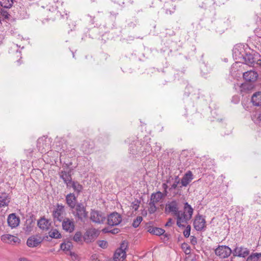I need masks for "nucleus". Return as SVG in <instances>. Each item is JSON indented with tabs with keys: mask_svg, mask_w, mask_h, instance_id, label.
Listing matches in <instances>:
<instances>
[{
	"mask_svg": "<svg viewBox=\"0 0 261 261\" xmlns=\"http://www.w3.org/2000/svg\"><path fill=\"white\" fill-rule=\"evenodd\" d=\"M179 202L176 200H172L168 201L165 208V213L167 214H171L175 216L179 211Z\"/></svg>",
	"mask_w": 261,
	"mask_h": 261,
	"instance_id": "obj_2",
	"label": "nucleus"
},
{
	"mask_svg": "<svg viewBox=\"0 0 261 261\" xmlns=\"http://www.w3.org/2000/svg\"><path fill=\"white\" fill-rule=\"evenodd\" d=\"M261 258V253H252L247 258L246 261H258Z\"/></svg>",
	"mask_w": 261,
	"mask_h": 261,
	"instance_id": "obj_29",
	"label": "nucleus"
},
{
	"mask_svg": "<svg viewBox=\"0 0 261 261\" xmlns=\"http://www.w3.org/2000/svg\"><path fill=\"white\" fill-rule=\"evenodd\" d=\"M193 208L188 202H186L184 204V211H182L184 213L187 214L192 218L193 214Z\"/></svg>",
	"mask_w": 261,
	"mask_h": 261,
	"instance_id": "obj_28",
	"label": "nucleus"
},
{
	"mask_svg": "<svg viewBox=\"0 0 261 261\" xmlns=\"http://www.w3.org/2000/svg\"><path fill=\"white\" fill-rule=\"evenodd\" d=\"M37 224L40 229L44 230H47L49 228L50 223L49 220L43 217L38 221Z\"/></svg>",
	"mask_w": 261,
	"mask_h": 261,
	"instance_id": "obj_22",
	"label": "nucleus"
},
{
	"mask_svg": "<svg viewBox=\"0 0 261 261\" xmlns=\"http://www.w3.org/2000/svg\"><path fill=\"white\" fill-rule=\"evenodd\" d=\"M72 183V187L74 190L75 192H77L79 194L80 192L82 191L83 189V187L81 185H80L79 182L76 181L71 182Z\"/></svg>",
	"mask_w": 261,
	"mask_h": 261,
	"instance_id": "obj_32",
	"label": "nucleus"
},
{
	"mask_svg": "<svg viewBox=\"0 0 261 261\" xmlns=\"http://www.w3.org/2000/svg\"><path fill=\"white\" fill-rule=\"evenodd\" d=\"M190 252V248H187L186 250V253L189 254Z\"/></svg>",
	"mask_w": 261,
	"mask_h": 261,
	"instance_id": "obj_50",
	"label": "nucleus"
},
{
	"mask_svg": "<svg viewBox=\"0 0 261 261\" xmlns=\"http://www.w3.org/2000/svg\"><path fill=\"white\" fill-rule=\"evenodd\" d=\"M0 12L1 13V14L4 16L5 18H8V15H9V14L7 12V11L3 9H1L0 10Z\"/></svg>",
	"mask_w": 261,
	"mask_h": 261,
	"instance_id": "obj_43",
	"label": "nucleus"
},
{
	"mask_svg": "<svg viewBox=\"0 0 261 261\" xmlns=\"http://www.w3.org/2000/svg\"><path fill=\"white\" fill-rule=\"evenodd\" d=\"M122 221L121 215L116 212L111 214L108 217V224L111 226L118 225Z\"/></svg>",
	"mask_w": 261,
	"mask_h": 261,
	"instance_id": "obj_9",
	"label": "nucleus"
},
{
	"mask_svg": "<svg viewBox=\"0 0 261 261\" xmlns=\"http://www.w3.org/2000/svg\"><path fill=\"white\" fill-rule=\"evenodd\" d=\"M70 246L71 245L70 242H68L67 243H62L60 246L61 249L64 251L69 250L70 249Z\"/></svg>",
	"mask_w": 261,
	"mask_h": 261,
	"instance_id": "obj_36",
	"label": "nucleus"
},
{
	"mask_svg": "<svg viewBox=\"0 0 261 261\" xmlns=\"http://www.w3.org/2000/svg\"><path fill=\"white\" fill-rule=\"evenodd\" d=\"M170 180V178H169L167 180V183H169Z\"/></svg>",
	"mask_w": 261,
	"mask_h": 261,
	"instance_id": "obj_52",
	"label": "nucleus"
},
{
	"mask_svg": "<svg viewBox=\"0 0 261 261\" xmlns=\"http://www.w3.org/2000/svg\"><path fill=\"white\" fill-rule=\"evenodd\" d=\"M59 175L60 178L63 180L64 182L66 184L67 187H68L69 184L72 182L70 171L66 172L65 171H61Z\"/></svg>",
	"mask_w": 261,
	"mask_h": 261,
	"instance_id": "obj_19",
	"label": "nucleus"
},
{
	"mask_svg": "<svg viewBox=\"0 0 261 261\" xmlns=\"http://www.w3.org/2000/svg\"><path fill=\"white\" fill-rule=\"evenodd\" d=\"M126 257V252L121 250H116L113 257L114 261H123Z\"/></svg>",
	"mask_w": 261,
	"mask_h": 261,
	"instance_id": "obj_24",
	"label": "nucleus"
},
{
	"mask_svg": "<svg viewBox=\"0 0 261 261\" xmlns=\"http://www.w3.org/2000/svg\"><path fill=\"white\" fill-rule=\"evenodd\" d=\"M106 218L105 215L101 212L92 210L90 213V220L94 223H103Z\"/></svg>",
	"mask_w": 261,
	"mask_h": 261,
	"instance_id": "obj_6",
	"label": "nucleus"
},
{
	"mask_svg": "<svg viewBox=\"0 0 261 261\" xmlns=\"http://www.w3.org/2000/svg\"><path fill=\"white\" fill-rule=\"evenodd\" d=\"M176 217V224L179 227H185L186 224L191 219L187 214L184 213L182 211H179L175 215Z\"/></svg>",
	"mask_w": 261,
	"mask_h": 261,
	"instance_id": "obj_5",
	"label": "nucleus"
},
{
	"mask_svg": "<svg viewBox=\"0 0 261 261\" xmlns=\"http://www.w3.org/2000/svg\"><path fill=\"white\" fill-rule=\"evenodd\" d=\"M162 188L164 189V192L163 193L164 194V196H167L168 194L167 189L168 188V185L166 183H164L162 185Z\"/></svg>",
	"mask_w": 261,
	"mask_h": 261,
	"instance_id": "obj_42",
	"label": "nucleus"
},
{
	"mask_svg": "<svg viewBox=\"0 0 261 261\" xmlns=\"http://www.w3.org/2000/svg\"><path fill=\"white\" fill-rule=\"evenodd\" d=\"M251 102L255 106H261V92H256L253 94Z\"/></svg>",
	"mask_w": 261,
	"mask_h": 261,
	"instance_id": "obj_23",
	"label": "nucleus"
},
{
	"mask_svg": "<svg viewBox=\"0 0 261 261\" xmlns=\"http://www.w3.org/2000/svg\"><path fill=\"white\" fill-rule=\"evenodd\" d=\"M94 148V143L93 141L85 140L83 141V144L81 146V150L85 154L90 153L93 149Z\"/></svg>",
	"mask_w": 261,
	"mask_h": 261,
	"instance_id": "obj_13",
	"label": "nucleus"
},
{
	"mask_svg": "<svg viewBox=\"0 0 261 261\" xmlns=\"http://www.w3.org/2000/svg\"><path fill=\"white\" fill-rule=\"evenodd\" d=\"M258 119L259 121H261V113L259 115V116L258 117Z\"/></svg>",
	"mask_w": 261,
	"mask_h": 261,
	"instance_id": "obj_51",
	"label": "nucleus"
},
{
	"mask_svg": "<svg viewBox=\"0 0 261 261\" xmlns=\"http://www.w3.org/2000/svg\"><path fill=\"white\" fill-rule=\"evenodd\" d=\"M98 245L102 248H106L107 247L108 243L106 241L101 240L98 242Z\"/></svg>",
	"mask_w": 261,
	"mask_h": 261,
	"instance_id": "obj_40",
	"label": "nucleus"
},
{
	"mask_svg": "<svg viewBox=\"0 0 261 261\" xmlns=\"http://www.w3.org/2000/svg\"><path fill=\"white\" fill-rule=\"evenodd\" d=\"M10 202V197L5 192L0 193V207L7 206Z\"/></svg>",
	"mask_w": 261,
	"mask_h": 261,
	"instance_id": "obj_18",
	"label": "nucleus"
},
{
	"mask_svg": "<svg viewBox=\"0 0 261 261\" xmlns=\"http://www.w3.org/2000/svg\"><path fill=\"white\" fill-rule=\"evenodd\" d=\"M257 65L261 66V57L260 55L259 54V57H257L256 60H255V63Z\"/></svg>",
	"mask_w": 261,
	"mask_h": 261,
	"instance_id": "obj_46",
	"label": "nucleus"
},
{
	"mask_svg": "<svg viewBox=\"0 0 261 261\" xmlns=\"http://www.w3.org/2000/svg\"><path fill=\"white\" fill-rule=\"evenodd\" d=\"M65 214L64 206L62 204H57L55 209L53 212V216L55 219L61 222L64 219V217Z\"/></svg>",
	"mask_w": 261,
	"mask_h": 261,
	"instance_id": "obj_8",
	"label": "nucleus"
},
{
	"mask_svg": "<svg viewBox=\"0 0 261 261\" xmlns=\"http://www.w3.org/2000/svg\"><path fill=\"white\" fill-rule=\"evenodd\" d=\"M149 207L148 208V211L150 214H153L156 211V207L155 206V203H153V202H150L149 203Z\"/></svg>",
	"mask_w": 261,
	"mask_h": 261,
	"instance_id": "obj_35",
	"label": "nucleus"
},
{
	"mask_svg": "<svg viewBox=\"0 0 261 261\" xmlns=\"http://www.w3.org/2000/svg\"><path fill=\"white\" fill-rule=\"evenodd\" d=\"M14 0H2V7L10 9L13 6Z\"/></svg>",
	"mask_w": 261,
	"mask_h": 261,
	"instance_id": "obj_31",
	"label": "nucleus"
},
{
	"mask_svg": "<svg viewBox=\"0 0 261 261\" xmlns=\"http://www.w3.org/2000/svg\"><path fill=\"white\" fill-rule=\"evenodd\" d=\"M62 221V227L65 231L71 232L74 230L75 226L74 221L72 220L65 218Z\"/></svg>",
	"mask_w": 261,
	"mask_h": 261,
	"instance_id": "obj_11",
	"label": "nucleus"
},
{
	"mask_svg": "<svg viewBox=\"0 0 261 261\" xmlns=\"http://www.w3.org/2000/svg\"><path fill=\"white\" fill-rule=\"evenodd\" d=\"M190 242L193 245H195L197 244V239L194 236H191L190 238Z\"/></svg>",
	"mask_w": 261,
	"mask_h": 261,
	"instance_id": "obj_44",
	"label": "nucleus"
},
{
	"mask_svg": "<svg viewBox=\"0 0 261 261\" xmlns=\"http://www.w3.org/2000/svg\"><path fill=\"white\" fill-rule=\"evenodd\" d=\"M70 255L71 256H73L75 259H76L77 257V255L75 253H74L71 252L70 253Z\"/></svg>",
	"mask_w": 261,
	"mask_h": 261,
	"instance_id": "obj_49",
	"label": "nucleus"
},
{
	"mask_svg": "<svg viewBox=\"0 0 261 261\" xmlns=\"http://www.w3.org/2000/svg\"><path fill=\"white\" fill-rule=\"evenodd\" d=\"M19 261H31L30 260L28 259L27 258L25 257H21L19 259Z\"/></svg>",
	"mask_w": 261,
	"mask_h": 261,
	"instance_id": "obj_48",
	"label": "nucleus"
},
{
	"mask_svg": "<svg viewBox=\"0 0 261 261\" xmlns=\"http://www.w3.org/2000/svg\"><path fill=\"white\" fill-rule=\"evenodd\" d=\"M258 74L256 72L250 70L243 73V77L246 81L254 82L257 80Z\"/></svg>",
	"mask_w": 261,
	"mask_h": 261,
	"instance_id": "obj_17",
	"label": "nucleus"
},
{
	"mask_svg": "<svg viewBox=\"0 0 261 261\" xmlns=\"http://www.w3.org/2000/svg\"><path fill=\"white\" fill-rule=\"evenodd\" d=\"M7 222L9 226L11 228H15L19 225L20 219L18 217L16 216L15 214L13 213L9 215Z\"/></svg>",
	"mask_w": 261,
	"mask_h": 261,
	"instance_id": "obj_14",
	"label": "nucleus"
},
{
	"mask_svg": "<svg viewBox=\"0 0 261 261\" xmlns=\"http://www.w3.org/2000/svg\"><path fill=\"white\" fill-rule=\"evenodd\" d=\"M160 149H161V148L159 147V149H158V150H160Z\"/></svg>",
	"mask_w": 261,
	"mask_h": 261,
	"instance_id": "obj_55",
	"label": "nucleus"
},
{
	"mask_svg": "<svg viewBox=\"0 0 261 261\" xmlns=\"http://www.w3.org/2000/svg\"><path fill=\"white\" fill-rule=\"evenodd\" d=\"M236 47L233 49V53L236 56H238L240 58H243L245 64L249 66H254L255 63V60L259 57V54L252 51L250 53H247L245 55L242 52L244 51L243 47Z\"/></svg>",
	"mask_w": 261,
	"mask_h": 261,
	"instance_id": "obj_1",
	"label": "nucleus"
},
{
	"mask_svg": "<svg viewBox=\"0 0 261 261\" xmlns=\"http://www.w3.org/2000/svg\"><path fill=\"white\" fill-rule=\"evenodd\" d=\"M165 196H164V194L163 193L160 191H158L155 193L152 194L151 196V202H153V203H156Z\"/></svg>",
	"mask_w": 261,
	"mask_h": 261,
	"instance_id": "obj_27",
	"label": "nucleus"
},
{
	"mask_svg": "<svg viewBox=\"0 0 261 261\" xmlns=\"http://www.w3.org/2000/svg\"><path fill=\"white\" fill-rule=\"evenodd\" d=\"M179 183V179L178 176H176L175 178V181L171 185V188H170V190H171L172 189H175L178 184Z\"/></svg>",
	"mask_w": 261,
	"mask_h": 261,
	"instance_id": "obj_37",
	"label": "nucleus"
},
{
	"mask_svg": "<svg viewBox=\"0 0 261 261\" xmlns=\"http://www.w3.org/2000/svg\"><path fill=\"white\" fill-rule=\"evenodd\" d=\"M164 236L166 237H168V234L167 233H166V234H164Z\"/></svg>",
	"mask_w": 261,
	"mask_h": 261,
	"instance_id": "obj_54",
	"label": "nucleus"
},
{
	"mask_svg": "<svg viewBox=\"0 0 261 261\" xmlns=\"http://www.w3.org/2000/svg\"><path fill=\"white\" fill-rule=\"evenodd\" d=\"M193 179V175L191 171H188L181 179L182 186L186 187Z\"/></svg>",
	"mask_w": 261,
	"mask_h": 261,
	"instance_id": "obj_21",
	"label": "nucleus"
},
{
	"mask_svg": "<svg viewBox=\"0 0 261 261\" xmlns=\"http://www.w3.org/2000/svg\"><path fill=\"white\" fill-rule=\"evenodd\" d=\"M127 248V244L125 241L123 242L120 245V247L119 248L117 249V250H121V251H123L124 252H125V250Z\"/></svg>",
	"mask_w": 261,
	"mask_h": 261,
	"instance_id": "obj_39",
	"label": "nucleus"
},
{
	"mask_svg": "<svg viewBox=\"0 0 261 261\" xmlns=\"http://www.w3.org/2000/svg\"><path fill=\"white\" fill-rule=\"evenodd\" d=\"M41 243L40 239L35 237H30L27 241V244L30 247H34L37 246Z\"/></svg>",
	"mask_w": 261,
	"mask_h": 261,
	"instance_id": "obj_25",
	"label": "nucleus"
},
{
	"mask_svg": "<svg viewBox=\"0 0 261 261\" xmlns=\"http://www.w3.org/2000/svg\"><path fill=\"white\" fill-rule=\"evenodd\" d=\"M99 231L95 228H89L85 233L83 238L85 242L90 243L94 241L99 236Z\"/></svg>",
	"mask_w": 261,
	"mask_h": 261,
	"instance_id": "obj_4",
	"label": "nucleus"
},
{
	"mask_svg": "<svg viewBox=\"0 0 261 261\" xmlns=\"http://www.w3.org/2000/svg\"><path fill=\"white\" fill-rule=\"evenodd\" d=\"M3 5L2 4V0H0V6L2 7Z\"/></svg>",
	"mask_w": 261,
	"mask_h": 261,
	"instance_id": "obj_53",
	"label": "nucleus"
},
{
	"mask_svg": "<svg viewBox=\"0 0 261 261\" xmlns=\"http://www.w3.org/2000/svg\"><path fill=\"white\" fill-rule=\"evenodd\" d=\"M73 240L76 242H81L82 241V234L80 231L76 232L73 238Z\"/></svg>",
	"mask_w": 261,
	"mask_h": 261,
	"instance_id": "obj_33",
	"label": "nucleus"
},
{
	"mask_svg": "<svg viewBox=\"0 0 261 261\" xmlns=\"http://www.w3.org/2000/svg\"><path fill=\"white\" fill-rule=\"evenodd\" d=\"M143 218L141 216H138L133 221V226L135 228L138 227L142 222Z\"/></svg>",
	"mask_w": 261,
	"mask_h": 261,
	"instance_id": "obj_34",
	"label": "nucleus"
},
{
	"mask_svg": "<svg viewBox=\"0 0 261 261\" xmlns=\"http://www.w3.org/2000/svg\"><path fill=\"white\" fill-rule=\"evenodd\" d=\"M148 231L151 234H155L156 236L164 234V233L165 232V230L162 228L155 227L153 226H149L148 228Z\"/></svg>",
	"mask_w": 261,
	"mask_h": 261,
	"instance_id": "obj_26",
	"label": "nucleus"
},
{
	"mask_svg": "<svg viewBox=\"0 0 261 261\" xmlns=\"http://www.w3.org/2000/svg\"><path fill=\"white\" fill-rule=\"evenodd\" d=\"M2 240L6 243L14 244L19 243L20 240L17 237L7 234L2 236Z\"/></svg>",
	"mask_w": 261,
	"mask_h": 261,
	"instance_id": "obj_15",
	"label": "nucleus"
},
{
	"mask_svg": "<svg viewBox=\"0 0 261 261\" xmlns=\"http://www.w3.org/2000/svg\"><path fill=\"white\" fill-rule=\"evenodd\" d=\"M215 254L220 258H224L228 257L232 252L231 249L227 246H219L215 249Z\"/></svg>",
	"mask_w": 261,
	"mask_h": 261,
	"instance_id": "obj_7",
	"label": "nucleus"
},
{
	"mask_svg": "<svg viewBox=\"0 0 261 261\" xmlns=\"http://www.w3.org/2000/svg\"><path fill=\"white\" fill-rule=\"evenodd\" d=\"M173 224V219L172 218H169V219H168V221L166 223L165 226L170 227V226H171Z\"/></svg>",
	"mask_w": 261,
	"mask_h": 261,
	"instance_id": "obj_45",
	"label": "nucleus"
},
{
	"mask_svg": "<svg viewBox=\"0 0 261 261\" xmlns=\"http://www.w3.org/2000/svg\"><path fill=\"white\" fill-rule=\"evenodd\" d=\"M131 206L132 207L133 209H134L135 211H137L139 206V202L138 200L135 201L132 203Z\"/></svg>",
	"mask_w": 261,
	"mask_h": 261,
	"instance_id": "obj_41",
	"label": "nucleus"
},
{
	"mask_svg": "<svg viewBox=\"0 0 261 261\" xmlns=\"http://www.w3.org/2000/svg\"><path fill=\"white\" fill-rule=\"evenodd\" d=\"M118 232H119V229L117 228L114 229L111 231V232L112 233H117Z\"/></svg>",
	"mask_w": 261,
	"mask_h": 261,
	"instance_id": "obj_47",
	"label": "nucleus"
},
{
	"mask_svg": "<svg viewBox=\"0 0 261 261\" xmlns=\"http://www.w3.org/2000/svg\"><path fill=\"white\" fill-rule=\"evenodd\" d=\"M66 201L67 205L73 209L76 206V197L73 193H70L66 196Z\"/></svg>",
	"mask_w": 261,
	"mask_h": 261,
	"instance_id": "obj_20",
	"label": "nucleus"
},
{
	"mask_svg": "<svg viewBox=\"0 0 261 261\" xmlns=\"http://www.w3.org/2000/svg\"><path fill=\"white\" fill-rule=\"evenodd\" d=\"M206 221L202 215L196 216L193 222L194 228L197 231H201L205 226Z\"/></svg>",
	"mask_w": 261,
	"mask_h": 261,
	"instance_id": "obj_10",
	"label": "nucleus"
},
{
	"mask_svg": "<svg viewBox=\"0 0 261 261\" xmlns=\"http://www.w3.org/2000/svg\"><path fill=\"white\" fill-rule=\"evenodd\" d=\"M49 236L51 238L59 239L61 234L57 229H51L48 232Z\"/></svg>",
	"mask_w": 261,
	"mask_h": 261,
	"instance_id": "obj_30",
	"label": "nucleus"
},
{
	"mask_svg": "<svg viewBox=\"0 0 261 261\" xmlns=\"http://www.w3.org/2000/svg\"><path fill=\"white\" fill-rule=\"evenodd\" d=\"M47 142H48L47 138L44 137L40 138L38 140L37 147L41 153L45 152L46 151V148H47V149L49 148V145L48 144Z\"/></svg>",
	"mask_w": 261,
	"mask_h": 261,
	"instance_id": "obj_12",
	"label": "nucleus"
},
{
	"mask_svg": "<svg viewBox=\"0 0 261 261\" xmlns=\"http://www.w3.org/2000/svg\"><path fill=\"white\" fill-rule=\"evenodd\" d=\"M75 211L73 213L75 217L82 222H84L87 217L88 213L86 211V208L82 203H78L76 206Z\"/></svg>",
	"mask_w": 261,
	"mask_h": 261,
	"instance_id": "obj_3",
	"label": "nucleus"
},
{
	"mask_svg": "<svg viewBox=\"0 0 261 261\" xmlns=\"http://www.w3.org/2000/svg\"><path fill=\"white\" fill-rule=\"evenodd\" d=\"M191 226L188 225L184 231V235L186 238H188L190 235Z\"/></svg>",
	"mask_w": 261,
	"mask_h": 261,
	"instance_id": "obj_38",
	"label": "nucleus"
},
{
	"mask_svg": "<svg viewBox=\"0 0 261 261\" xmlns=\"http://www.w3.org/2000/svg\"><path fill=\"white\" fill-rule=\"evenodd\" d=\"M249 252L250 251L247 248L241 247H236L233 250V253L234 256L245 257L249 255Z\"/></svg>",
	"mask_w": 261,
	"mask_h": 261,
	"instance_id": "obj_16",
	"label": "nucleus"
}]
</instances>
